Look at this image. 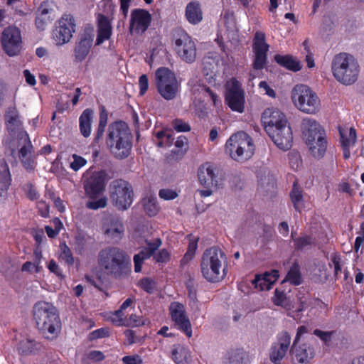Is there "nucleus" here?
Masks as SVG:
<instances>
[{
	"instance_id": "f8f14e48",
	"label": "nucleus",
	"mask_w": 364,
	"mask_h": 364,
	"mask_svg": "<svg viewBox=\"0 0 364 364\" xmlns=\"http://www.w3.org/2000/svg\"><path fill=\"white\" fill-rule=\"evenodd\" d=\"M225 102L234 112L242 113L245 111V97L242 84L236 78L232 77L226 82Z\"/></svg>"
},
{
	"instance_id": "7ed1b4c3",
	"label": "nucleus",
	"mask_w": 364,
	"mask_h": 364,
	"mask_svg": "<svg viewBox=\"0 0 364 364\" xmlns=\"http://www.w3.org/2000/svg\"><path fill=\"white\" fill-rule=\"evenodd\" d=\"M98 264L107 274L114 277L127 275L131 271L130 257L117 247H108L98 255Z\"/></svg>"
},
{
	"instance_id": "473e14b6",
	"label": "nucleus",
	"mask_w": 364,
	"mask_h": 364,
	"mask_svg": "<svg viewBox=\"0 0 364 364\" xmlns=\"http://www.w3.org/2000/svg\"><path fill=\"white\" fill-rule=\"evenodd\" d=\"M186 16L188 21L192 24H196L200 22L203 17L199 4L196 2L189 3L186 9Z\"/></svg>"
},
{
	"instance_id": "5701e85b",
	"label": "nucleus",
	"mask_w": 364,
	"mask_h": 364,
	"mask_svg": "<svg viewBox=\"0 0 364 364\" xmlns=\"http://www.w3.org/2000/svg\"><path fill=\"white\" fill-rule=\"evenodd\" d=\"M340 142L343 150V157L347 159L350 156V149L356 142V132L353 127H339Z\"/></svg>"
},
{
	"instance_id": "cd10ccee",
	"label": "nucleus",
	"mask_w": 364,
	"mask_h": 364,
	"mask_svg": "<svg viewBox=\"0 0 364 364\" xmlns=\"http://www.w3.org/2000/svg\"><path fill=\"white\" fill-rule=\"evenodd\" d=\"M93 111L90 109H85L79 118V127L80 133L84 137H88L91 134Z\"/></svg>"
},
{
	"instance_id": "4468645a",
	"label": "nucleus",
	"mask_w": 364,
	"mask_h": 364,
	"mask_svg": "<svg viewBox=\"0 0 364 364\" xmlns=\"http://www.w3.org/2000/svg\"><path fill=\"white\" fill-rule=\"evenodd\" d=\"M174 50L181 60L191 63L196 58V46L191 36L185 32L177 34Z\"/></svg>"
},
{
	"instance_id": "69168bd1",
	"label": "nucleus",
	"mask_w": 364,
	"mask_h": 364,
	"mask_svg": "<svg viewBox=\"0 0 364 364\" xmlns=\"http://www.w3.org/2000/svg\"><path fill=\"white\" fill-rule=\"evenodd\" d=\"M50 21V16H41L38 14L36 19V25L39 30H44L47 23Z\"/></svg>"
},
{
	"instance_id": "13d9d810",
	"label": "nucleus",
	"mask_w": 364,
	"mask_h": 364,
	"mask_svg": "<svg viewBox=\"0 0 364 364\" xmlns=\"http://www.w3.org/2000/svg\"><path fill=\"white\" fill-rule=\"evenodd\" d=\"M109 332L108 328H101L99 329H97L90 334V339H97V338H102L109 336Z\"/></svg>"
},
{
	"instance_id": "aec40b11",
	"label": "nucleus",
	"mask_w": 364,
	"mask_h": 364,
	"mask_svg": "<svg viewBox=\"0 0 364 364\" xmlns=\"http://www.w3.org/2000/svg\"><path fill=\"white\" fill-rule=\"evenodd\" d=\"M74 18L70 14H64L58 21V26L54 32V38L57 44L62 45L68 42L75 31Z\"/></svg>"
},
{
	"instance_id": "dca6fc26",
	"label": "nucleus",
	"mask_w": 364,
	"mask_h": 364,
	"mask_svg": "<svg viewBox=\"0 0 364 364\" xmlns=\"http://www.w3.org/2000/svg\"><path fill=\"white\" fill-rule=\"evenodd\" d=\"M170 315L175 325L188 338L192 336V328L189 318L186 314L185 307L178 302H172L169 306Z\"/></svg>"
},
{
	"instance_id": "423d86ee",
	"label": "nucleus",
	"mask_w": 364,
	"mask_h": 364,
	"mask_svg": "<svg viewBox=\"0 0 364 364\" xmlns=\"http://www.w3.org/2000/svg\"><path fill=\"white\" fill-rule=\"evenodd\" d=\"M225 255L218 247H210L203 253L200 262V271L203 277L210 282H218L225 275Z\"/></svg>"
},
{
	"instance_id": "de8ad7c7",
	"label": "nucleus",
	"mask_w": 364,
	"mask_h": 364,
	"mask_svg": "<svg viewBox=\"0 0 364 364\" xmlns=\"http://www.w3.org/2000/svg\"><path fill=\"white\" fill-rule=\"evenodd\" d=\"M72 158L73 161L70 163V167L75 171H77L87 164L85 159L75 154L72 155Z\"/></svg>"
},
{
	"instance_id": "f257e3e1",
	"label": "nucleus",
	"mask_w": 364,
	"mask_h": 364,
	"mask_svg": "<svg viewBox=\"0 0 364 364\" xmlns=\"http://www.w3.org/2000/svg\"><path fill=\"white\" fill-rule=\"evenodd\" d=\"M265 131L275 145L282 150L292 146L293 134L286 115L275 108L266 109L262 116Z\"/></svg>"
},
{
	"instance_id": "393cba45",
	"label": "nucleus",
	"mask_w": 364,
	"mask_h": 364,
	"mask_svg": "<svg viewBox=\"0 0 364 364\" xmlns=\"http://www.w3.org/2000/svg\"><path fill=\"white\" fill-rule=\"evenodd\" d=\"M148 248L141 251L134 256V271L139 272L141 270V264L145 259H149L161 245V240L159 238L147 243Z\"/></svg>"
},
{
	"instance_id": "58836bf2",
	"label": "nucleus",
	"mask_w": 364,
	"mask_h": 364,
	"mask_svg": "<svg viewBox=\"0 0 364 364\" xmlns=\"http://www.w3.org/2000/svg\"><path fill=\"white\" fill-rule=\"evenodd\" d=\"M290 197L291 202L293 203V205L294 208L299 211L301 212V209L303 208V203H302V191L297 186V183L294 182L293 185V188L290 193Z\"/></svg>"
},
{
	"instance_id": "ddd939ff",
	"label": "nucleus",
	"mask_w": 364,
	"mask_h": 364,
	"mask_svg": "<svg viewBox=\"0 0 364 364\" xmlns=\"http://www.w3.org/2000/svg\"><path fill=\"white\" fill-rule=\"evenodd\" d=\"M1 43L4 51L9 56H15L20 53L23 41L21 31L15 26L6 28L1 36Z\"/></svg>"
},
{
	"instance_id": "39448f33",
	"label": "nucleus",
	"mask_w": 364,
	"mask_h": 364,
	"mask_svg": "<svg viewBox=\"0 0 364 364\" xmlns=\"http://www.w3.org/2000/svg\"><path fill=\"white\" fill-rule=\"evenodd\" d=\"M331 72L338 82L350 85L358 80L360 65L353 55L347 53H340L332 60Z\"/></svg>"
},
{
	"instance_id": "0eeeda50",
	"label": "nucleus",
	"mask_w": 364,
	"mask_h": 364,
	"mask_svg": "<svg viewBox=\"0 0 364 364\" xmlns=\"http://www.w3.org/2000/svg\"><path fill=\"white\" fill-rule=\"evenodd\" d=\"M107 144L116 158L129 156L132 149L131 135L125 123L116 122L109 126Z\"/></svg>"
},
{
	"instance_id": "8fccbe9b",
	"label": "nucleus",
	"mask_w": 364,
	"mask_h": 364,
	"mask_svg": "<svg viewBox=\"0 0 364 364\" xmlns=\"http://www.w3.org/2000/svg\"><path fill=\"white\" fill-rule=\"evenodd\" d=\"M107 115H100L99 124L95 135V141H98L103 136L105 127L107 126Z\"/></svg>"
},
{
	"instance_id": "a19ab883",
	"label": "nucleus",
	"mask_w": 364,
	"mask_h": 364,
	"mask_svg": "<svg viewBox=\"0 0 364 364\" xmlns=\"http://www.w3.org/2000/svg\"><path fill=\"white\" fill-rule=\"evenodd\" d=\"M38 343L29 338H24L19 343L18 350L22 354H28L36 349Z\"/></svg>"
},
{
	"instance_id": "e433bc0d",
	"label": "nucleus",
	"mask_w": 364,
	"mask_h": 364,
	"mask_svg": "<svg viewBox=\"0 0 364 364\" xmlns=\"http://www.w3.org/2000/svg\"><path fill=\"white\" fill-rule=\"evenodd\" d=\"M142 205L146 213L149 216H154L159 212V206L156 198L153 195L146 196L142 199Z\"/></svg>"
},
{
	"instance_id": "052dcab7",
	"label": "nucleus",
	"mask_w": 364,
	"mask_h": 364,
	"mask_svg": "<svg viewBox=\"0 0 364 364\" xmlns=\"http://www.w3.org/2000/svg\"><path fill=\"white\" fill-rule=\"evenodd\" d=\"M25 192L27 197L31 200H36L38 198V194L36 188L31 183L27 184L25 186Z\"/></svg>"
},
{
	"instance_id": "864d4df0",
	"label": "nucleus",
	"mask_w": 364,
	"mask_h": 364,
	"mask_svg": "<svg viewBox=\"0 0 364 364\" xmlns=\"http://www.w3.org/2000/svg\"><path fill=\"white\" fill-rule=\"evenodd\" d=\"M41 270V265H38L36 262H26L21 267L22 272H40Z\"/></svg>"
},
{
	"instance_id": "b1692460",
	"label": "nucleus",
	"mask_w": 364,
	"mask_h": 364,
	"mask_svg": "<svg viewBox=\"0 0 364 364\" xmlns=\"http://www.w3.org/2000/svg\"><path fill=\"white\" fill-rule=\"evenodd\" d=\"M291 338L287 333H284L279 338V343L273 346L270 354L271 360L275 364H278L284 357L289 346Z\"/></svg>"
},
{
	"instance_id": "3c124183",
	"label": "nucleus",
	"mask_w": 364,
	"mask_h": 364,
	"mask_svg": "<svg viewBox=\"0 0 364 364\" xmlns=\"http://www.w3.org/2000/svg\"><path fill=\"white\" fill-rule=\"evenodd\" d=\"M107 205V199L106 197L101 198L95 201H88L86 207L91 210H97L106 207Z\"/></svg>"
},
{
	"instance_id": "a211bd4d",
	"label": "nucleus",
	"mask_w": 364,
	"mask_h": 364,
	"mask_svg": "<svg viewBox=\"0 0 364 364\" xmlns=\"http://www.w3.org/2000/svg\"><path fill=\"white\" fill-rule=\"evenodd\" d=\"M199 183L204 188H219L222 178L218 176V171L210 163L202 164L198 170Z\"/></svg>"
},
{
	"instance_id": "f03ea898",
	"label": "nucleus",
	"mask_w": 364,
	"mask_h": 364,
	"mask_svg": "<svg viewBox=\"0 0 364 364\" xmlns=\"http://www.w3.org/2000/svg\"><path fill=\"white\" fill-rule=\"evenodd\" d=\"M33 318L38 329L47 338H55L61 328V321L56 308L50 303L40 301L33 307Z\"/></svg>"
},
{
	"instance_id": "5fc2aeb1",
	"label": "nucleus",
	"mask_w": 364,
	"mask_h": 364,
	"mask_svg": "<svg viewBox=\"0 0 364 364\" xmlns=\"http://www.w3.org/2000/svg\"><path fill=\"white\" fill-rule=\"evenodd\" d=\"M158 263H166L170 260V253L165 249L161 250L154 256Z\"/></svg>"
},
{
	"instance_id": "79ce46f5",
	"label": "nucleus",
	"mask_w": 364,
	"mask_h": 364,
	"mask_svg": "<svg viewBox=\"0 0 364 364\" xmlns=\"http://www.w3.org/2000/svg\"><path fill=\"white\" fill-rule=\"evenodd\" d=\"M31 146L30 144L24 145L22 146L19 151V157L20 159L23 164V166L26 169H33V161L31 159H26L27 155L31 153Z\"/></svg>"
},
{
	"instance_id": "72a5a7b5",
	"label": "nucleus",
	"mask_w": 364,
	"mask_h": 364,
	"mask_svg": "<svg viewBox=\"0 0 364 364\" xmlns=\"http://www.w3.org/2000/svg\"><path fill=\"white\" fill-rule=\"evenodd\" d=\"M103 229L105 233L112 237L119 236L124 231L123 225L118 219H111L109 222L105 223Z\"/></svg>"
},
{
	"instance_id": "680f3d73",
	"label": "nucleus",
	"mask_w": 364,
	"mask_h": 364,
	"mask_svg": "<svg viewBox=\"0 0 364 364\" xmlns=\"http://www.w3.org/2000/svg\"><path fill=\"white\" fill-rule=\"evenodd\" d=\"M331 260L334 267L335 275L337 276L341 273V257L337 254H334L331 256Z\"/></svg>"
},
{
	"instance_id": "f3484780",
	"label": "nucleus",
	"mask_w": 364,
	"mask_h": 364,
	"mask_svg": "<svg viewBox=\"0 0 364 364\" xmlns=\"http://www.w3.org/2000/svg\"><path fill=\"white\" fill-rule=\"evenodd\" d=\"M308 332L307 328L304 326L298 328L297 333L291 348L292 354L294 359L300 364H306L314 358V352L311 347L306 344L299 346V342L301 337Z\"/></svg>"
},
{
	"instance_id": "6e6552de",
	"label": "nucleus",
	"mask_w": 364,
	"mask_h": 364,
	"mask_svg": "<svg viewBox=\"0 0 364 364\" xmlns=\"http://www.w3.org/2000/svg\"><path fill=\"white\" fill-rule=\"evenodd\" d=\"M291 100L294 107L303 113L316 114L320 111V98L308 85H296L291 91Z\"/></svg>"
},
{
	"instance_id": "a18cd8bd",
	"label": "nucleus",
	"mask_w": 364,
	"mask_h": 364,
	"mask_svg": "<svg viewBox=\"0 0 364 364\" xmlns=\"http://www.w3.org/2000/svg\"><path fill=\"white\" fill-rule=\"evenodd\" d=\"M60 258L64 260L67 264H73L74 263V258L70 249L64 243L60 245Z\"/></svg>"
},
{
	"instance_id": "4be33fe9",
	"label": "nucleus",
	"mask_w": 364,
	"mask_h": 364,
	"mask_svg": "<svg viewBox=\"0 0 364 364\" xmlns=\"http://www.w3.org/2000/svg\"><path fill=\"white\" fill-rule=\"evenodd\" d=\"M106 174L103 171L94 172L85 183L86 193L92 198L97 197L105 188Z\"/></svg>"
},
{
	"instance_id": "ea45409f",
	"label": "nucleus",
	"mask_w": 364,
	"mask_h": 364,
	"mask_svg": "<svg viewBox=\"0 0 364 364\" xmlns=\"http://www.w3.org/2000/svg\"><path fill=\"white\" fill-rule=\"evenodd\" d=\"M156 138L158 139L157 145L160 147L171 146L173 141L172 134L168 130L157 132Z\"/></svg>"
},
{
	"instance_id": "c756f323",
	"label": "nucleus",
	"mask_w": 364,
	"mask_h": 364,
	"mask_svg": "<svg viewBox=\"0 0 364 364\" xmlns=\"http://www.w3.org/2000/svg\"><path fill=\"white\" fill-rule=\"evenodd\" d=\"M4 117L6 126L9 131L14 132L21 124L19 113L15 105L8 107Z\"/></svg>"
},
{
	"instance_id": "f704fd0d",
	"label": "nucleus",
	"mask_w": 364,
	"mask_h": 364,
	"mask_svg": "<svg viewBox=\"0 0 364 364\" xmlns=\"http://www.w3.org/2000/svg\"><path fill=\"white\" fill-rule=\"evenodd\" d=\"M274 60L278 64L292 71H298L301 68L300 63L290 55H276Z\"/></svg>"
},
{
	"instance_id": "412c9836",
	"label": "nucleus",
	"mask_w": 364,
	"mask_h": 364,
	"mask_svg": "<svg viewBox=\"0 0 364 364\" xmlns=\"http://www.w3.org/2000/svg\"><path fill=\"white\" fill-rule=\"evenodd\" d=\"M151 21V16L144 9H136L132 11L129 23V32L131 33L141 34L149 28Z\"/></svg>"
},
{
	"instance_id": "1a4fd4ad",
	"label": "nucleus",
	"mask_w": 364,
	"mask_h": 364,
	"mask_svg": "<svg viewBox=\"0 0 364 364\" xmlns=\"http://www.w3.org/2000/svg\"><path fill=\"white\" fill-rule=\"evenodd\" d=\"M255 145L250 136L244 132L232 134L226 141L225 151L235 161L244 162L252 157Z\"/></svg>"
},
{
	"instance_id": "bf43d9fd",
	"label": "nucleus",
	"mask_w": 364,
	"mask_h": 364,
	"mask_svg": "<svg viewBox=\"0 0 364 364\" xmlns=\"http://www.w3.org/2000/svg\"><path fill=\"white\" fill-rule=\"evenodd\" d=\"M124 364H142L143 360L139 355H127L122 358Z\"/></svg>"
},
{
	"instance_id": "c85d7f7f",
	"label": "nucleus",
	"mask_w": 364,
	"mask_h": 364,
	"mask_svg": "<svg viewBox=\"0 0 364 364\" xmlns=\"http://www.w3.org/2000/svg\"><path fill=\"white\" fill-rule=\"evenodd\" d=\"M133 303V300L130 298L127 299L123 304L121 305L120 308L112 312L108 318L114 325L117 326H124V322L125 319H127V316L124 314V310L127 309L131 304Z\"/></svg>"
},
{
	"instance_id": "6e6d98bb",
	"label": "nucleus",
	"mask_w": 364,
	"mask_h": 364,
	"mask_svg": "<svg viewBox=\"0 0 364 364\" xmlns=\"http://www.w3.org/2000/svg\"><path fill=\"white\" fill-rule=\"evenodd\" d=\"M159 195L161 198L164 200H173L178 196L176 191L168 188L160 190Z\"/></svg>"
},
{
	"instance_id": "4c0bfd02",
	"label": "nucleus",
	"mask_w": 364,
	"mask_h": 364,
	"mask_svg": "<svg viewBox=\"0 0 364 364\" xmlns=\"http://www.w3.org/2000/svg\"><path fill=\"white\" fill-rule=\"evenodd\" d=\"M188 239L189 241L188 247L186 253L185 254L183 258L181 259V264H184L188 262L189 260H191L196 253V251L198 247V237H195L192 235H189L188 236Z\"/></svg>"
},
{
	"instance_id": "bb28decb",
	"label": "nucleus",
	"mask_w": 364,
	"mask_h": 364,
	"mask_svg": "<svg viewBox=\"0 0 364 364\" xmlns=\"http://www.w3.org/2000/svg\"><path fill=\"white\" fill-rule=\"evenodd\" d=\"M112 36V26L107 17L102 14L97 16V36L96 43L97 45L109 40Z\"/></svg>"
},
{
	"instance_id": "20e7f679",
	"label": "nucleus",
	"mask_w": 364,
	"mask_h": 364,
	"mask_svg": "<svg viewBox=\"0 0 364 364\" xmlns=\"http://www.w3.org/2000/svg\"><path fill=\"white\" fill-rule=\"evenodd\" d=\"M301 128L310 154L316 159L323 158L327 150L328 141L321 125L315 119L304 118Z\"/></svg>"
},
{
	"instance_id": "09e8293b",
	"label": "nucleus",
	"mask_w": 364,
	"mask_h": 364,
	"mask_svg": "<svg viewBox=\"0 0 364 364\" xmlns=\"http://www.w3.org/2000/svg\"><path fill=\"white\" fill-rule=\"evenodd\" d=\"M54 4L53 1H45L40 5L38 8V14L43 16H48V14L53 10Z\"/></svg>"
},
{
	"instance_id": "338daca9",
	"label": "nucleus",
	"mask_w": 364,
	"mask_h": 364,
	"mask_svg": "<svg viewBox=\"0 0 364 364\" xmlns=\"http://www.w3.org/2000/svg\"><path fill=\"white\" fill-rule=\"evenodd\" d=\"M314 335L320 338L322 341H323L325 343H327L331 341V332H326L322 331L318 329H316L314 331Z\"/></svg>"
},
{
	"instance_id": "49530a36",
	"label": "nucleus",
	"mask_w": 364,
	"mask_h": 364,
	"mask_svg": "<svg viewBox=\"0 0 364 364\" xmlns=\"http://www.w3.org/2000/svg\"><path fill=\"white\" fill-rule=\"evenodd\" d=\"M139 287L147 293H152L156 289V282L150 278H143L139 283Z\"/></svg>"
},
{
	"instance_id": "e2e57ef3",
	"label": "nucleus",
	"mask_w": 364,
	"mask_h": 364,
	"mask_svg": "<svg viewBox=\"0 0 364 364\" xmlns=\"http://www.w3.org/2000/svg\"><path fill=\"white\" fill-rule=\"evenodd\" d=\"M260 89H262L265 94L272 98L276 97V93L274 90L270 87L266 81H261L259 84Z\"/></svg>"
},
{
	"instance_id": "c9c22d12",
	"label": "nucleus",
	"mask_w": 364,
	"mask_h": 364,
	"mask_svg": "<svg viewBox=\"0 0 364 364\" xmlns=\"http://www.w3.org/2000/svg\"><path fill=\"white\" fill-rule=\"evenodd\" d=\"M172 359L176 364H190L191 353L182 346H178L172 351Z\"/></svg>"
},
{
	"instance_id": "37998d69",
	"label": "nucleus",
	"mask_w": 364,
	"mask_h": 364,
	"mask_svg": "<svg viewBox=\"0 0 364 364\" xmlns=\"http://www.w3.org/2000/svg\"><path fill=\"white\" fill-rule=\"evenodd\" d=\"M285 281L289 282L294 285H299L301 284V277L298 265H294L289 269L286 276Z\"/></svg>"
},
{
	"instance_id": "6ab92c4d",
	"label": "nucleus",
	"mask_w": 364,
	"mask_h": 364,
	"mask_svg": "<svg viewBox=\"0 0 364 364\" xmlns=\"http://www.w3.org/2000/svg\"><path fill=\"white\" fill-rule=\"evenodd\" d=\"M269 47V45L266 43L264 33L262 32H256L252 46L255 54V60L253 63L255 69L261 70L264 68L267 61Z\"/></svg>"
},
{
	"instance_id": "7c9ffc66",
	"label": "nucleus",
	"mask_w": 364,
	"mask_h": 364,
	"mask_svg": "<svg viewBox=\"0 0 364 364\" xmlns=\"http://www.w3.org/2000/svg\"><path fill=\"white\" fill-rule=\"evenodd\" d=\"M92 41L88 37H83L77 43L75 49V56L77 61L83 60L90 52Z\"/></svg>"
},
{
	"instance_id": "2f4dec72",
	"label": "nucleus",
	"mask_w": 364,
	"mask_h": 364,
	"mask_svg": "<svg viewBox=\"0 0 364 364\" xmlns=\"http://www.w3.org/2000/svg\"><path fill=\"white\" fill-rule=\"evenodd\" d=\"M11 174L5 159L0 161V190L6 191L11 184Z\"/></svg>"
},
{
	"instance_id": "2eb2a0df",
	"label": "nucleus",
	"mask_w": 364,
	"mask_h": 364,
	"mask_svg": "<svg viewBox=\"0 0 364 364\" xmlns=\"http://www.w3.org/2000/svg\"><path fill=\"white\" fill-rule=\"evenodd\" d=\"M272 301L276 306H280L288 311V315L291 316L294 312H302L307 307V299L304 296H296V301L291 302L287 298L284 291L277 289L275 290L274 295L272 297Z\"/></svg>"
},
{
	"instance_id": "a878e982",
	"label": "nucleus",
	"mask_w": 364,
	"mask_h": 364,
	"mask_svg": "<svg viewBox=\"0 0 364 364\" xmlns=\"http://www.w3.org/2000/svg\"><path fill=\"white\" fill-rule=\"evenodd\" d=\"M279 271L272 270L269 272H265L261 275H257L252 281V284L256 289L261 291L269 290L279 278Z\"/></svg>"
},
{
	"instance_id": "9d476101",
	"label": "nucleus",
	"mask_w": 364,
	"mask_h": 364,
	"mask_svg": "<svg viewBox=\"0 0 364 364\" xmlns=\"http://www.w3.org/2000/svg\"><path fill=\"white\" fill-rule=\"evenodd\" d=\"M156 86L159 93L166 100L176 97L180 85L171 70L167 68H159L156 70Z\"/></svg>"
},
{
	"instance_id": "9b49d317",
	"label": "nucleus",
	"mask_w": 364,
	"mask_h": 364,
	"mask_svg": "<svg viewBox=\"0 0 364 364\" xmlns=\"http://www.w3.org/2000/svg\"><path fill=\"white\" fill-rule=\"evenodd\" d=\"M110 199L119 210H127L133 202L134 193L131 185L126 181L117 179L110 185Z\"/></svg>"
},
{
	"instance_id": "603ef678",
	"label": "nucleus",
	"mask_w": 364,
	"mask_h": 364,
	"mask_svg": "<svg viewBox=\"0 0 364 364\" xmlns=\"http://www.w3.org/2000/svg\"><path fill=\"white\" fill-rule=\"evenodd\" d=\"M172 125L178 132H186L191 130L190 125L180 119H176L173 121Z\"/></svg>"
},
{
	"instance_id": "0e129e2a",
	"label": "nucleus",
	"mask_w": 364,
	"mask_h": 364,
	"mask_svg": "<svg viewBox=\"0 0 364 364\" xmlns=\"http://www.w3.org/2000/svg\"><path fill=\"white\" fill-rule=\"evenodd\" d=\"M37 207L42 217L47 218L49 215V205L44 201H38Z\"/></svg>"
},
{
	"instance_id": "774afa93",
	"label": "nucleus",
	"mask_w": 364,
	"mask_h": 364,
	"mask_svg": "<svg viewBox=\"0 0 364 364\" xmlns=\"http://www.w3.org/2000/svg\"><path fill=\"white\" fill-rule=\"evenodd\" d=\"M289 159H290V164L294 167V165H296V168L301 164V156L297 153H293L291 152L289 154Z\"/></svg>"
},
{
	"instance_id": "4d7b16f0",
	"label": "nucleus",
	"mask_w": 364,
	"mask_h": 364,
	"mask_svg": "<svg viewBox=\"0 0 364 364\" xmlns=\"http://www.w3.org/2000/svg\"><path fill=\"white\" fill-rule=\"evenodd\" d=\"M139 87L140 95H144L149 88V81L146 75H141L139 79Z\"/></svg>"
},
{
	"instance_id": "c03bdc74",
	"label": "nucleus",
	"mask_w": 364,
	"mask_h": 364,
	"mask_svg": "<svg viewBox=\"0 0 364 364\" xmlns=\"http://www.w3.org/2000/svg\"><path fill=\"white\" fill-rule=\"evenodd\" d=\"M123 324L127 327H139L145 324V320L142 316L132 314L127 316Z\"/></svg>"
}]
</instances>
